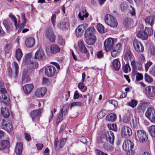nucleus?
<instances>
[{
	"label": "nucleus",
	"instance_id": "obj_55",
	"mask_svg": "<svg viewBox=\"0 0 155 155\" xmlns=\"http://www.w3.org/2000/svg\"><path fill=\"white\" fill-rule=\"evenodd\" d=\"M56 17V14H54L52 15L51 17V21L54 27L55 26V25Z\"/></svg>",
	"mask_w": 155,
	"mask_h": 155
},
{
	"label": "nucleus",
	"instance_id": "obj_11",
	"mask_svg": "<svg viewBox=\"0 0 155 155\" xmlns=\"http://www.w3.org/2000/svg\"><path fill=\"white\" fill-rule=\"evenodd\" d=\"M42 111V109H39L38 110H33L30 113V115L33 121H38L39 119L37 117L41 114Z\"/></svg>",
	"mask_w": 155,
	"mask_h": 155
},
{
	"label": "nucleus",
	"instance_id": "obj_3",
	"mask_svg": "<svg viewBox=\"0 0 155 155\" xmlns=\"http://www.w3.org/2000/svg\"><path fill=\"white\" fill-rule=\"evenodd\" d=\"M145 115L151 122L155 123V110L154 108L150 107L148 108Z\"/></svg>",
	"mask_w": 155,
	"mask_h": 155
},
{
	"label": "nucleus",
	"instance_id": "obj_24",
	"mask_svg": "<svg viewBox=\"0 0 155 155\" xmlns=\"http://www.w3.org/2000/svg\"><path fill=\"white\" fill-rule=\"evenodd\" d=\"M23 144L21 142H19L17 143L15 151L17 155H21L22 150Z\"/></svg>",
	"mask_w": 155,
	"mask_h": 155
},
{
	"label": "nucleus",
	"instance_id": "obj_52",
	"mask_svg": "<svg viewBox=\"0 0 155 155\" xmlns=\"http://www.w3.org/2000/svg\"><path fill=\"white\" fill-rule=\"evenodd\" d=\"M123 70L126 73H127L129 71H130V68L129 64L127 63L123 67Z\"/></svg>",
	"mask_w": 155,
	"mask_h": 155
},
{
	"label": "nucleus",
	"instance_id": "obj_28",
	"mask_svg": "<svg viewBox=\"0 0 155 155\" xmlns=\"http://www.w3.org/2000/svg\"><path fill=\"white\" fill-rule=\"evenodd\" d=\"M44 57V54L41 49L38 50L35 53V58L36 59H42Z\"/></svg>",
	"mask_w": 155,
	"mask_h": 155
},
{
	"label": "nucleus",
	"instance_id": "obj_31",
	"mask_svg": "<svg viewBox=\"0 0 155 155\" xmlns=\"http://www.w3.org/2000/svg\"><path fill=\"white\" fill-rule=\"evenodd\" d=\"M3 24L5 26L7 30L12 29L13 27L12 23L7 19H6L3 21Z\"/></svg>",
	"mask_w": 155,
	"mask_h": 155
},
{
	"label": "nucleus",
	"instance_id": "obj_56",
	"mask_svg": "<svg viewBox=\"0 0 155 155\" xmlns=\"http://www.w3.org/2000/svg\"><path fill=\"white\" fill-rule=\"evenodd\" d=\"M78 87L83 92H85L87 90V88H85L84 90H82L84 87V84L82 82H80L79 83Z\"/></svg>",
	"mask_w": 155,
	"mask_h": 155
},
{
	"label": "nucleus",
	"instance_id": "obj_15",
	"mask_svg": "<svg viewBox=\"0 0 155 155\" xmlns=\"http://www.w3.org/2000/svg\"><path fill=\"white\" fill-rule=\"evenodd\" d=\"M2 124L3 128L7 132H11L13 129V126L12 124L4 120H2Z\"/></svg>",
	"mask_w": 155,
	"mask_h": 155
},
{
	"label": "nucleus",
	"instance_id": "obj_17",
	"mask_svg": "<svg viewBox=\"0 0 155 155\" xmlns=\"http://www.w3.org/2000/svg\"><path fill=\"white\" fill-rule=\"evenodd\" d=\"M58 138H57L54 142V147L57 150H59L60 148L62 147L65 144L67 139L64 138L61 139L59 141H57Z\"/></svg>",
	"mask_w": 155,
	"mask_h": 155
},
{
	"label": "nucleus",
	"instance_id": "obj_51",
	"mask_svg": "<svg viewBox=\"0 0 155 155\" xmlns=\"http://www.w3.org/2000/svg\"><path fill=\"white\" fill-rule=\"evenodd\" d=\"M145 32L147 35H151L153 34V30L151 28L146 27L145 29Z\"/></svg>",
	"mask_w": 155,
	"mask_h": 155
},
{
	"label": "nucleus",
	"instance_id": "obj_4",
	"mask_svg": "<svg viewBox=\"0 0 155 155\" xmlns=\"http://www.w3.org/2000/svg\"><path fill=\"white\" fill-rule=\"evenodd\" d=\"M121 134L122 137L124 138H128L132 134L131 129L127 126L122 127L121 130Z\"/></svg>",
	"mask_w": 155,
	"mask_h": 155
},
{
	"label": "nucleus",
	"instance_id": "obj_30",
	"mask_svg": "<svg viewBox=\"0 0 155 155\" xmlns=\"http://www.w3.org/2000/svg\"><path fill=\"white\" fill-rule=\"evenodd\" d=\"M155 19V17L154 16H150L147 17L145 19V22L147 24L149 25L152 27L154 23V21Z\"/></svg>",
	"mask_w": 155,
	"mask_h": 155
},
{
	"label": "nucleus",
	"instance_id": "obj_38",
	"mask_svg": "<svg viewBox=\"0 0 155 155\" xmlns=\"http://www.w3.org/2000/svg\"><path fill=\"white\" fill-rule=\"evenodd\" d=\"M117 118L116 115L114 113H111L108 115L106 117L107 120L113 121L115 120Z\"/></svg>",
	"mask_w": 155,
	"mask_h": 155
},
{
	"label": "nucleus",
	"instance_id": "obj_40",
	"mask_svg": "<svg viewBox=\"0 0 155 155\" xmlns=\"http://www.w3.org/2000/svg\"><path fill=\"white\" fill-rule=\"evenodd\" d=\"M1 100L5 104L8 105L10 103V100L8 97L5 95H2L0 97Z\"/></svg>",
	"mask_w": 155,
	"mask_h": 155
},
{
	"label": "nucleus",
	"instance_id": "obj_25",
	"mask_svg": "<svg viewBox=\"0 0 155 155\" xmlns=\"http://www.w3.org/2000/svg\"><path fill=\"white\" fill-rule=\"evenodd\" d=\"M95 29L93 27H89L85 31L84 34L85 37L87 38L92 35H94V33L95 32Z\"/></svg>",
	"mask_w": 155,
	"mask_h": 155
},
{
	"label": "nucleus",
	"instance_id": "obj_2",
	"mask_svg": "<svg viewBox=\"0 0 155 155\" xmlns=\"http://www.w3.org/2000/svg\"><path fill=\"white\" fill-rule=\"evenodd\" d=\"M104 21L107 25L111 27H115L117 25V22L116 20L110 14H107L105 15Z\"/></svg>",
	"mask_w": 155,
	"mask_h": 155
},
{
	"label": "nucleus",
	"instance_id": "obj_44",
	"mask_svg": "<svg viewBox=\"0 0 155 155\" xmlns=\"http://www.w3.org/2000/svg\"><path fill=\"white\" fill-rule=\"evenodd\" d=\"M9 17L12 20V21L14 22L15 28H17L18 27V25L17 24V21L16 18L14 15L12 14L9 15Z\"/></svg>",
	"mask_w": 155,
	"mask_h": 155
},
{
	"label": "nucleus",
	"instance_id": "obj_49",
	"mask_svg": "<svg viewBox=\"0 0 155 155\" xmlns=\"http://www.w3.org/2000/svg\"><path fill=\"white\" fill-rule=\"evenodd\" d=\"M122 46V45L120 43H118L113 47L112 48L120 52L121 48Z\"/></svg>",
	"mask_w": 155,
	"mask_h": 155
},
{
	"label": "nucleus",
	"instance_id": "obj_34",
	"mask_svg": "<svg viewBox=\"0 0 155 155\" xmlns=\"http://www.w3.org/2000/svg\"><path fill=\"white\" fill-rule=\"evenodd\" d=\"M148 131L150 135L153 137H155V125H152L148 128Z\"/></svg>",
	"mask_w": 155,
	"mask_h": 155
},
{
	"label": "nucleus",
	"instance_id": "obj_26",
	"mask_svg": "<svg viewBox=\"0 0 155 155\" xmlns=\"http://www.w3.org/2000/svg\"><path fill=\"white\" fill-rule=\"evenodd\" d=\"M89 14L85 9H83L79 13L78 16L81 20L83 21L84 18H87Z\"/></svg>",
	"mask_w": 155,
	"mask_h": 155
},
{
	"label": "nucleus",
	"instance_id": "obj_9",
	"mask_svg": "<svg viewBox=\"0 0 155 155\" xmlns=\"http://www.w3.org/2000/svg\"><path fill=\"white\" fill-rule=\"evenodd\" d=\"M56 71L55 67L53 66H49L45 69V73L48 77H51L54 75Z\"/></svg>",
	"mask_w": 155,
	"mask_h": 155
},
{
	"label": "nucleus",
	"instance_id": "obj_53",
	"mask_svg": "<svg viewBox=\"0 0 155 155\" xmlns=\"http://www.w3.org/2000/svg\"><path fill=\"white\" fill-rule=\"evenodd\" d=\"M120 52L112 48V50L111 52V54L113 58H115L119 54Z\"/></svg>",
	"mask_w": 155,
	"mask_h": 155
},
{
	"label": "nucleus",
	"instance_id": "obj_22",
	"mask_svg": "<svg viewBox=\"0 0 155 155\" xmlns=\"http://www.w3.org/2000/svg\"><path fill=\"white\" fill-rule=\"evenodd\" d=\"M88 37L85 40V42L87 44L92 45L95 42L97 38L94 35H92Z\"/></svg>",
	"mask_w": 155,
	"mask_h": 155
},
{
	"label": "nucleus",
	"instance_id": "obj_48",
	"mask_svg": "<svg viewBox=\"0 0 155 155\" xmlns=\"http://www.w3.org/2000/svg\"><path fill=\"white\" fill-rule=\"evenodd\" d=\"M144 79L146 82L149 83H151L153 81L152 78L147 73H146L145 74Z\"/></svg>",
	"mask_w": 155,
	"mask_h": 155
},
{
	"label": "nucleus",
	"instance_id": "obj_1",
	"mask_svg": "<svg viewBox=\"0 0 155 155\" xmlns=\"http://www.w3.org/2000/svg\"><path fill=\"white\" fill-rule=\"evenodd\" d=\"M135 137L136 140L140 143H144L148 139L146 133L141 130H138L135 132Z\"/></svg>",
	"mask_w": 155,
	"mask_h": 155
},
{
	"label": "nucleus",
	"instance_id": "obj_60",
	"mask_svg": "<svg viewBox=\"0 0 155 155\" xmlns=\"http://www.w3.org/2000/svg\"><path fill=\"white\" fill-rule=\"evenodd\" d=\"M66 127V124L65 123H63L61 125L60 130H59V133H60L62 132L65 129Z\"/></svg>",
	"mask_w": 155,
	"mask_h": 155
},
{
	"label": "nucleus",
	"instance_id": "obj_64",
	"mask_svg": "<svg viewBox=\"0 0 155 155\" xmlns=\"http://www.w3.org/2000/svg\"><path fill=\"white\" fill-rule=\"evenodd\" d=\"M95 153L97 155H107L106 153H104L99 150H96Z\"/></svg>",
	"mask_w": 155,
	"mask_h": 155
},
{
	"label": "nucleus",
	"instance_id": "obj_46",
	"mask_svg": "<svg viewBox=\"0 0 155 155\" xmlns=\"http://www.w3.org/2000/svg\"><path fill=\"white\" fill-rule=\"evenodd\" d=\"M107 113V110H103L100 111L97 115V118L100 119L104 117Z\"/></svg>",
	"mask_w": 155,
	"mask_h": 155
},
{
	"label": "nucleus",
	"instance_id": "obj_7",
	"mask_svg": "<svg viewBox=\"0 0 155 155\" xmlns=\"http://www.w3.org/2000/svg\"><path fill=\"white\" fill-rule=\"evenodd\" d=\"M133 45L134 49L136 52L141 53L143 51L144 47L143 45L137 40H135L134 41Z\"/></svg>",
	"mask_w": 155,
	"mask_h": 155
},
{
	"label": "nucleus",
	"instance_id": "obj_5",
	"mask_svg": "<svg viewBox=\"0 0 155 155\" xmlns=\"http://www.w3.org/2000/svg\"><path fill=\"white\" fill-rule=\"evenodd\" d=\"M45 34L46 37L51 41L53 42L55 41V37L51 28H47Z\"/></svg>",
	"mask_w": 155,
	"mask_h": 155
},
{
	"label": "nucleus",
	"instance_id": "obj_16",
	"mask_svg": "<svg viewBox=\"0 0 155 155\" xmlns=\"http://www.w3.org/2000/svg\"><path fill=\"white\" fill-rule=\"evenodd\" d=\"M47 91L45 87H42L37 88L35 92V95L37 97H40L43 96Z\"/></svg>",
	"mask_w": 155,
	"mask_h": 155
},
{
	"label": "nucleus",
	"instance_id": "obj_10",
	"mask_svg": "<svg viewBox=\"0 0 155 155\" xmlns=\"http://www.w3.org/2000/svg\"><path fill=\"white\" fill-rule=\"evenodd\" d=\"M134 146V143L130 140H125L124 142L122 148L124 151H129L133 149Z\"/></svg>",
	"mask_w": 155,
	"mask_h": 155
},
{
	"label": "nucleus",
	"instance_id": "obj_47",
	"mask_svg": "<svg viewBox=\"0 0 155 155\" xmlns=\"http://www.w3.org/2000/svg\"><path fill=\"white\" fill-rule=\"evenodd\" d=\"M138 102L135 100H132L128 103V105L132 108L135 107L137 104Z\"/></svg>",
	"mask_w": 155,
	"mask_h": 155
},
{
	"label": "nucleus",
	"instance_id": "obj_59",
	"mask_svg": "<svg viewBox=\"0 0 155 155\" xmlns=\"http://www.w3.org/2000/svg\"><path fill=\"white\" fill-rule=\"evenodd\" d=\"M136 78L137 81H140L143 79V76L141 74L137 73L136 74Z\"/></svg>",
	"mask_w": 155,
	"mask_h": 155
},
{
	"label": "nucleus",
	"instance_id": "obj_35",
	"mask_svg": "<svg viewBox=\"0 0 155 155\" xmlns=\"http://www.w3.org/2000/svg\"><path fill=\"white\" fill-rule=\"evenodd\" d=\"M112 64L115 70H118L120 68V64L118 59H115L112 61Z\"/></svg>",
	"mask_w": 155,
	"mask_h": 155
},
{
	"label": "nucleus",
	"instance_id": "obj_50",
	"mask_svg": "<svg viewBox=\"0 0 155 155\" xmlns=\"http://www.w3.org/2000/svg\"><path fill=\"white\" fill-rule=\"evenodd\" d=\"M107 127L110 130H113L115 131H116L117 130L116 125L114 124H108L107 125Z\"/></svg>",
	"mask_w": 155,
	"mask_h": 155
},
{
	"label": "nucleus",
	"instance_id": "obj_42",
	"mask_svg": "<svg viewBox=\"0 0 155 155\" xmlns=\"http://www.w3.org/2000/svg\"><path fill=\"white\" fill-rule=\"evenodd\" d=\"M31 55L29 54H26L25 56L23 62L25 63V65L28 64V63H29V62L31 61Z\"/></svg>",
	"mask_w": 155,
	"mask_h": 155
},
{
	"label": "nucleus",
	"instance_id": "obj_12",
	"mask_svg": "<svg viewBox=\"0 0 155 155\" xmlns=\"http://www.w3.org/2000/svg\"><path fill=\"white\" fill-rule=\"evenodd\" d=\"M88 26L87 23L82 24L78 26L76 30V34L77 36H81L84 30Z\"/></svg>",
	"mask_w": 155,
	"mask_h": 155
},
{
	"label": "nucleus",
	"instance_id": "obj_14",
	"mask_svg": "<svg viewBox=\"0 0 155 155\" xmlns=\"http://www.w3.org/2000/svg\"><path fill=\"white\" fill-rule=\"evenodd\" d=\"M147 107V103L145 102H140L138 105L136 111L139 113H143Z\"/></svg>",
	"mask_w": 155,
	"mask_h": 155
},
{
	"label": "nucleus",
	"instance_id": "obj_33",
	"mask_svg": "<svg viewBox=\"0 0 155 155\" xmlns=\"http://www.w3.org/2000/svg\"><path fill=\"white\" fill-rule=\"evenodd\" d=\"M38 62L35 61L32 62L30 61L29 63H28L25 65L27 67L31 69L36 68L38 67Z\"/></svg>",
	"mask_w": 155,
	"mask_h": 155
},
{
	"label": "nucleus",
	"instance_id": "obj_23",
	"mask_svg": "<svg viewBox=\"0 0 155 155\" xmlns=\"http://www.w3.org/2000/svg\"><path fill=\"white\" fill-rule=\"evenodd\" d=\"M34 86L32 84H28L23 86V88L24 92L26 94L30 93L32 90Z\"/></svg>",
	"mask_w": 155,
	"mask_h": 155
},
{
	"label": "nucleus",
	"instance_id": "obj_62",
	"mask_svg": "<svg viewBox=\"0 0 155 155\" xmlns=\"http://www.w3.org/2000/svg\"><path fill=\"white\" fill-rule=\"evenodd\" d=\"M29 80V77L27 74L24 75L22 78L23 81L27 82Z\"/></svg>",
	"mask_w": 155,
	"mask_h": 155
},
{
	"label": "nucleus",
	"instance_id": "obj_63",
	"mask_svg": "<svg viewBox=\"0 0 155 155\" xmlns=\"http://www.w3.org/2000/svg\"><path fill=\"white\" fill-rule=\"evenodd\" d=\"M136 68L137 70H141L142 69L143 66L142 64L139 62L136 64Z\"/></svg>",
	"mask_w": 155,
	"mask_h": 155
},
{
	"label": "nucleus",
	"instance_id": "obj_45",
	"mask_svg": "<svg viewBox=\"0 0 155 155\" xmlns=\"http://www.w3.org/2000/svg\"><path fill=\"white\" fill-rule=\"evenodd\" d=\"M131 126L133 127L134 128H137L139 125V123L137 120L136 119H132L130 123Z\"/></svg>",
	"mask_w": 155,
	"mask_h": 155
},
{
	"label": "nucleus",
	"instance_id": "obj_37",
	"mask_svg": "<svg viewBox=\"0 0 155 155\" xmlns=\"http://www.w3.org/2000/svg\"><path fill=\"white\" fill-rule=\"evenodd\" d=\"M23 54L21 50L19 48L17 49L15 51V57L17 60L20 61L21 58Z\"/></svg>",
	"mask_w": 155,
	"mask_h": 155
},
{
	"label": "nucleus",
	"instance_id": "obj_41",
	"mask_svg": "<svg viewBox=\"0 0 155 155\" xmlns=\"http://www.w3.org/2000/svg\"><path fill=\"white\" fill-rule=\"evenodd\" d=\"M97 28L101 33H104L105 32L104 28V26L101 24H98L97 25Z\"/></svg>",
	"mask_w": 155,
	"mask_h": 155
},
{
	"label": "nucleus",
	"instance_id": "obj_36",
	"mask_svg": "<svg viewBox=\"0 0 155 155\" xmlns=\"http://www.w3.org/2000/svg\"><path fill=\"white\" fill-rule=\"evenodd\" d=\"M1 113L2 116L5 118L8 117L9 116V113L8 110H6V108L5 107L1 108Z\"/></svg>",
	"mask_w": 155,
	"mask_h": 155
},
{
	"label": "nucleus",
	"instance_id": "obj_13",
	"mask_svg": "<svg viewBox=\"0 0 155 155\" xmlns=\"http://www.w3.org/2000/svg\"><path fill=\"white\" fill-rule=\"evenodd\" d=\"M60 50V48L58 45L53 44L50 46V51L47 49L46 51L48 55H50L51 54H56L59 52Z\"/></svg>",
	"mask_w": 155,
	"mask_h": 155
},
{
	"label": "nucleus",
	"instance_id": "obj_43",
	"mask_svg": "<svg viewBox=\"0 0 155 155\" xmlns=\"http://www.w3.org/2000/svg\"><path fill=\"white\" fill-rule=\"evenodd\" d=\"M132 56V55L131 52L128 51L125 54L124 56V60L127 61H128L129 60L131 61Z\"/></svg>",
	"mask_w": 155,
	"mask_h": 155
},
{
	"label": "nucleus",
	"instance_id": "obj_19",
	"mask_svg": "<svg viewBox=\"0 0 155 155\" xmlns=\"http://www.w3.org/2000/svg\"><path fill=\"white\" fill-rule=\"evenodd\" d=\"M107 140L111 143H113L114 141V137L113 133L110 130L107 131L105 134Z\"/></svg>",
	"mask_w": 155,
	"mask_h": 155
},
{
	"label": "nucleus",
	"instance_id": "obj_39",
	"mask_svg": "<svg viewBox=\"0 0 155 155\" xmlns=\"http://www.w3.org/2000/svg\"><path fill=\"white\" fill-rule=\"evenodd\" d=\"M137 36L139 38H141L143 40H146L147 38V35L146 34L145 31H139L137 34Z\"/></svg>",
	"mask_w": 155,
	"mask_h": 155
},
{
	"label": "nucleus",
	"instance_id": "obj_61",
	"mask_svg": "<svg viewBox=\"0 0 155 155\" xmlns=\"http://www.w3.org/2000/svg\"><path fill=\"white\" fill-rule=\"evenodd\" d=\"M130 19L127 18L126 19H125L124 22V25L125 26H128V25L130 24Z\"/></svg>",
	"mask_w": 155,
	"mask_h": 155
},
{
	"label": "nucleus",
	"instance_id": "obj_54",
	"mask_svg": "<svg viewBox=\"0 0 155 155\" xmlns=\"http://www.w3.org/2000/svg\"><path fill=\"white\" fill-rule=\"evenodd\" d=\"M152 64V63L150 61H148L145 64V68L146 71H148L149 68Z\"/></svg>",
	"mask_w": 155,
	"mask_h": 155
},
{
	"label": "nucleus",
	"instance_id": "obj_18",
	"mask_svg": "<svg viewBox=\"0 0 155 155\" xmlns=\"http://www.w3.org/2000/svg\"><path fill=\"white\" fill-rule=\"evenodd\" d=\"M67 113V110L64 107L62 109H61L60 112L58 115V118L56 120V124L57 125L62 120L63 115H65Z\"/></svg>",
	"mask_w": 155,
	"mask_h": 155
},
{
	"label": "nucleus",
	"instance_id": "obj_32",
	"mask_svg": "<svg viewBox=\"0 0 155 155\" xmlns=\"http://www.w3.org/2000/svg\"><path fill=\"white\" fill-rule=\"evenodd\" d=\"M57 26L58 28L64 30L68 29L70 26L69 24L66 22L60 23Z\"/></svg>",
	"mask_w": 155,
	"mask_h": 155
},
{
	"label": "nucleus",
	"instance_id": "obj_21",
	"mask_svg": "<svg viewBox=\"0 0 155 155\" xmlns=\"http://www.w3.org/2000/svg\"><path fill=\"white\" fill-rule=\"evenodd\" d=\"M78 49L81 52L86 54L87 52V50L84 45L83 42L81 41H79L78 42Z\"/></svg>",
	"mask_w": 155,
	"mask_h": 155
},
{
	"label": "nucleus",
	"instance_id": "obj_57",
	"mask_svg": "<svg viewBox=\"0 0 155 155\" xmlns=\"http://www.w3.org/2000/svg\"><path fill=\"white\" fill-rule=\"evenodd\" d=\"M70 105V108H71L72 107L75 106H81L82 104L79 102H72L71 103Z\"/></svg>",
	"mask_w": 155,
	"mask_h": 155
},
{
	"label": "nucleus",
	"instance_id": "obj_58",
	"mask_svg": "<svg viewBox=\"0 0 155 155\" xmlns=\"http://www.w3.org/2000/svg\"><path fill=\"white\" fill-rule=\"evenodd\" d=\"M149 72L152 75L155 76V65L152 67L150 69Z\"/></svg>",
	"mask_w": 155,
	"mask_h": 155
},
{
	"label": "nucleus",
	"instance_id": "obj_8",
	"mask_svg": "<svg viewBox=\"0 0 155 155\" xmlns=\"http://www.w3.org/2000/svg\"><path fill=\"white\" fill-rule=\"evenodd\" d=\"M145 93L148 97H152L155 94V86H149L145 89Z\"/></svg>",
	"mask_w": 155,
	"mask_h": 155
},
{
	"label": "nucleus",
	"instance_id": "obj_29",
	"mask_svg": "<svg viewBox=\"0 0 155 155\" xmlns=\"http://www.w3.org/2000/svg\"><path fill=\"white\" fill-rule=\"evenodd\" d=\"M12 69L15 70V72L13 73V76L14 78H16L17 76L18 70L19 68L18 64L16 62H13L12 64Z\"/></svg>",
	"mask_w": 155,
	"mask_h": 155
},
{
	"label": "nucleus",
	"instance_id": "obj_20",
	"mask_svg": "<svg viewBox=\"0 0 155 155\" xmlns=\"http://www.w3.org/2000/svg\"><path fill=\"white\" fill-rule=\"evenodd\" d=\"M35 39L32 37H29L25 40V44L26 46L28 48L33 47L35 44Z\"/></svg>",
	"mask_w": 155,
	"mask_h": 155
},
{
	"label": "nucleus",
	"instance_id": "obj_6",
	"mask_svg": "<svg viewBox=\"0 0 155 155\" xmlns=\"http://www.w3.org/2000/svg\"><path fill=\"white\" fill-rule=\"evenodd\" d=\"M114 39L109 38L106 39L104 43V46L106 51L108 52L110 50V49L112 48V46L114 43Z\"/></svg>",
	"mask_w": 155,
	"mask_h": 155
},
{
	"label": "nucleus",
	"instance_id": "obj_27",
	"mask_svg": "<svg viewBox=\"0 0 155 155\" xmlns=\"http://www.w3.org/2000/svg\"><path fill=\"white\" fill-rule=\"evenodd\" d=\"M9 143L8 140H0V150L5 149L9 146Z\"/></svg>",
	"mask_w": 155,
	"mask_h": 155
}]
</instances>
